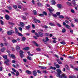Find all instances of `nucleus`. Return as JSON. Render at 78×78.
Masks as SVG:
<instances>
[{
    "label": "nucleus",
    "mask_w": 78,
    "mask_h": 78,
    "mask_svg": "<svg viewBox=\"0 0 78 78\" xmlns=\"http://www.w3.org/2000/svg\"><path fill=\"white\" fill-rule=\"evenodd\" d=\"M57 71L58 72L57 75V76H58L59 78H66L67 77L66 75L64 74H62L61 76L60 75L61 74V71L59 69H58L57 70Z\"/></svg>",
    "instance_id": "nucleus-1"
},
{
    "label": "nucleus",
    "mask_w": 78,
    "mask_h": 78,
    "mask_svg": "<svg viewBox=\"0 0 78 78\" xmlns=\"http://www.w3.org/2000/svg\"><path fill=\"white\" fill-rule=\"evenodd\" d=\"M14 31L12 30H10V31H7V34L8 35H11V34H12V33H14Z\"/></svg>",
    "instance_id": "nucleus-2"
},
{
    "label": "nucleus",
    "mask_w": 78,
    "mask_h": 78,
    "mask_svg": "<svg viewBox=\"0 0 78 78\" xmlns=\"http://www.w3.org/2000/svg\"><path fill=\"white\" fill-rule=\"evenodd\" d=\"M48 9L49 10L50 12H52L53 11H54V9H53L48 8Z\"/></svg>",
    "instance_id": "nucleus-3"
},
{
    "label": "nucleus",
    "mask_w": 78,
    "mask_h": 78,
    "mask_svg": "<svg viewBox=\"0 0 78 78\" xmlns=\"http://www.w3.org/2000/svg\"><path fill=\"white\" fill-rule=\"evenodd\" d=\"M39 67L40 69H47V67L45 66H39Z\"/></svg>",
    "instance_id": "nucleus-4"
},
{
    "label": "nucleus",
    "mask_w": 78,
    "mask_h": 78,
    "mask_svg": "<svg viewBox=\"0 0 78 78\" xmlns=\"http://www.w3.org/2000/svg\"><path fill=\"white\" fill-rule=\"evenodd\" d=\"M57 61L58 64H62V63L61 62V61L59 59H57Z\"/></svg>",
    "instance_id": "nucleus-5"
},
{
    "label": "nucleus",
    "mask_w": 78,
    "mask_h": 78,
    "mask_svg": "<svg viewBox=\"0 0 78 78\" xmlns=\"http://www.w3.org/2000/svg\"><path fill=\"white\" fill-rule=\"evenodd\" d=\"M45 40L44 39H43V41H44V42H47V41H48V38H47V37H46L45 38Z\"/></svg>",
    "instance_id": "nucleus-6"
},
{
    "label": "nucleus",
    "mask_w": 78,
    "mask_h": 78,
    "mask_svg": "<svg viewBox=\"0 0 78 78\" xmlns=\"http://www.w3.org/2000/svg\"><path fill=\"white\" fill-rule=\"evenodd\" d=\"M33 75L35 76H36L37 75V72H36V71H34L33 72Z\"/></svg>",
    "instance_id": "nucleus-7"
},
{
    "label": "nucleus",
    "mask_w": 78,
    "mask_h": 78,
    "mask_svg": "<svg viewBox=\"0 0 78 78\" xmlns=\"http://www.w3.org/2000/svg\"><path fill=\"white\" fill-rule=\"evenodd\" d=\"M72 4L74 5V6H76V2H75V1L73 0L72 1Z\"/></svg>",
    "instance_id": "nucleus-8"
},
{
    "label": "nucleus",
    "mask_w": 78,
    "mask_h": 78,
    "mask_svg": "<svg viewBox=\"0 0 78 78\" xmlns=\"http://www.w3.org/2000/svg\"><path fill=\"white\" fill-rule=\"evenodd\" d=\"M20 24L21 27H22V28H23L24 26V23H23L22 22H20Z\"/></svg>",
    "instance_id": "nucleus-9"
},
{
    "label": "nucleus",
    "mask_w": 78,
    "mask_h": 78,
    "mask_svg": "<svg viewBox=\"0 0 78 78\" xmlns=\"http://www.w3.org/2000/svg\"><path fill=\"white\" fill-rule=\"evenodd\" d=\"M26 73H27V74H29V75L31 74V72L30 71H29L28 70L26 71Z\"/></svg>",
    "instance_id": "nucleus-10"
},
{
    "label": "nucleus",
    "mask_w": 78,
    "mask_h": 78,
    "mask_svg": "<svg viewBox=\"0 0 78 78\" xmlns=\"http://www.w3.org/2000/svg\"><path fill=\"white\" fill-rule=\"evenodd\" d=\"M10 57H11L12 58H13V59H15L16 58V57L15 56V55L13 54L11 55L10 56Z\"/></svg>",
    "instance_id": "nucleus-11"
},
{
    "label": "nucleus",
    "mask_w": 78,
    "mask_h": 78,
    "mask_svg": "<svg viewBox=\"0 0 78 78\" xmlns=\"http://www.w3.org/2000/svg\"><path fill=\"white\" fill-rule=\"evenodd\" d=\"M5 17L6 20H9V16L8 15H7L5 16Z\"/></svg>",
    "instance_id": "nucleus-12"
},
{
    "label": "nucleus",
    "mask_w": 78,
    "mask_h": 78,
    "mask_svg": "<svg viewBox=\"0 0 78 78\" xmlns=\"http://www.w3.org/2000/svg\"><path fill=\"white\" fill-rule=\"evenodd\" d=\"M66 27L68 29H69V30H70V27L69 26L68 24H66Z\"/></svg>",
    "instance_id": "nucleus-13"
},
{
    "label": "nucleus",
    "mask_w": 78,
    "mask_h": 78,
    "mask_svg": "<svg viewBox=\"0 0 78 78\" xmlns=\"http://www.w3.org/2000/svg\"><path fill=\"white\" fill-rule=\"evenodd\" d=\"M57 6H58V8L60 9H61V7H62V5H61V4H58L57 5Z\"/></svg>",
    "instance_id": "nucleus-14"
},
{
    "label": "nucleus",
    "mask_w": 78,
    "mask_h": 78,
    "mask_svg": "<svg viewBox=\"0 0 78 78\" xmlns=\"http://www.w3.org/2000/svg\"><path fill=\"white\" fill-rule=\"evenodd\" d=\"M15 29L16 33L18 34V33H19V31H18V30H17V28L15 27Z\"/></svg>",
    "instance_id": "nucleus-15"
},
{
    "label": "nucleus",
    "mask_w": 78,
    "mask_h": 78,
    "mask_svg": "<svg viewBox=\"0 0 78 78\" xmlns=\"http://www.w3.org/2000/svg\"><path fill=\"white\" fill-rule=\"evenodd\" d=\"M67 4L68 5H69V6H72V4L69 2H67Z\"/></svg>",
    "instance_id": "nucleus-16"
},
{
    "label": "nucleus",
    "mask_w": 78,
    "mask_h": 78,
    "mask_svg": "<svg viewBox=\"0 0 78 78\" xmlns=\"http://www.w3.org/2000/svg\"><path fill=\"white\" fill-rule=\"evenodd\" d=\"M29 49H30V48L28 47H27L23 48V50H28Z\"/></svg>",
    "instance_id": "nucleus-17"
},
{
    "label": "nucleus",
    "mask_w": 78,
    "mask_h": 78,
    "mask_svg": "<svg viewBox=\"0 0 78 78\" xmlns=\"http://www.w3.org/2000/svg\"><path fill=\"white\" fill-rule=\"evenodd\" d=\"M66 69H67V70L70 69V68H69V66L68 65H66Z\"/></svg>",
    "instance_id": "nucleus-18"
},
{
    "label": "nucleus",
    "mask_w": 78,
    "mask_h": 78,
    "mask_svg": "<svg viewBox=\"0 0 78 78\" xmlns=\"http://www.w3.org/2000/svg\"><path fill=\"white\" fill-rule=\"evenodd\" d=\"M26 28L27 30H28L30 28V25H28L26 27Z\"/></svg>",
    "instance_id": "nucleus-19"
},
{
    "label": "nucleus",
    "mask_w": 78,
    "mask_h": 78,
    "mask_svg": "<svg viewBox=\"0 0 78 78\" xmlns=\"http://www.w3.org/2000/svg\"><path fill=\"white\" fill-rule=\"evenodd\" d=\"M39 35L40 36H41V37H42L44 36V34H43V33H42L40 32L39 33Z\"/></svg>",
    "instance_id": "nucleus-20"
},
{
    "label": "nucleus",
    "mask_w": 78,
    "mask_h": 78,
    "mask_svg": "<svg viewBox=\"0 0 78 78\" xmlns=\"http://www.w3.org/2000/svg\"><path fill=\"white\" fill-rule=\"evenodd\" d=\"M50 68L51 69H53V70H56V67H52V66H51L50 67Z\"/></svg>",
    "instance_id": "nucleus-21"
},
{
    "label": "nucleus",
    "mask_w": 78,
    "mask_h": 78,
    "mask_svg": "<svg viewBox=\"0 0 78 78\" xmlns=\"http://www.w3.org/2000/svg\"><path fill=\"white\" fill-rule=\"evenodd\" d=\"M16 50H20V47L18 46H16Z\"/></svg>",
    "instance_id": "nucleus-22"
},
{
    "label": "nucleus",
    "mask_w": 78,
    "mask_h": 78,
    "mask_svg": "<svg viewBox=\"0 0 78 78\" xmlns=\"http://www.w3.org/2000/svg\"><path fill=\"white\" fill-rule=\"evenodd\" d=\"M12 42L13 43H16V42H17V40L13 39L12 41Z\"/></svg>",
    "instance_id": "nucleus-23"
},
{
    "label": "nucleus",
    "mask_w": 78,
    "mask_h": 78,
    "mask_svg": "<svg viewBox=\"0 0 78 78\" xmlns=\"http://www.w3.org/2000/svg\"><path fill=\"white\" fill-rule=\"evenodd\" d=\"M33 42L34 44V45H36V46L37 47H38V44H37L36 43V42H35V41H33Z\"/></svg>",
    "instance_id": "nucleus-24"
},
{
    "label": "nucleus",
    "mask_w": 78,
    "mask_h": 78,
    "mask_svg": "<svg viewBox=\"0 0 78 78\" xmlns=\"http://www.w3.org/2000/svg\"><path fill=\"white\" fill-rule=\"evenodd\" d=\"M6 61H7L6 62L5 61V62H5V64H6V65H8V62H9V60H8V59H7Z\"/></svg>",
    "instance_id": "nucleus-25"
},
{
    "label": "nucleus",
    "mask_w": 78,
    "mask_h": 78,
    "mask_svg": "<svg viewBox=\"0 0 78 78\" xmlns=\"http://www.w3.org/2000/svg\"><path fill=\"white\" fill-rule=\"evenodd\" d=\"M59 17L60 19H64V17L63 16H62V15H60V16H59Z\"/></svg>",
    "instance_id": "nucleus-26"
},
{
    "label": "nucleus",
    "mask_w": 78,
    "mask_h": 78,
    "mask_svg": "<svg viewBox=\"0 0 78 78\" xmlns=\"http://www.w3.org/2000/svg\"><path fill=\"white\" fill-rule=\"evenodd\" d=\"M51 2L52 5H55L56 4V2L55 1H51Z\"/></svg>",
    "instance_id": "nucleus-27"
},
{
    "label": "nucleus",
    "mask_w": 78,
    "mask_h": 78,
    "mask_svg": "<svg viewBox=\"0 0 78 78\" xmlns=\"http://www.w3.org/2000/svg\"><path fill=\"white\" fill-rule=\"evenodd\" d=\"M5 50H6V48H3L1 50V51H2V52H3V51H5Z\"/></svg>",
    "instance_id": "nucleus-28"
},
{
    "label": "nucleus",
    "mask_w": 78,
    "mask_h": 78,
    "mask_svg": "<svg viewBox=\"0 0 78 78\" xmlns=\"http://www.w3.org/2000/svg\"><path fill=\"white\" fill-rule=\"evenodd\" d=\"M27 58L29 61H31V60H32L31 58L29 56H28Z\"/></svg>",
    "instance_id": "nucleus-29"
},
{
    "label": "nucleus",
    "mask_w": 78,
    "mask_h": 78,
    "mask_svg": "<svg viewBox=\"0 0 78 78\" xmlns=\"http://www.w3.org/2000/svg\"><path fill=\"white\" fill-rule=\"evenodd\" d=\"M49 25H51V26H52V27H55V24L51 23H49Z\"/></svg>",
    "instance_id": "nucleus-30"
},
{
    "label": "nucleus",
    "mask_w": 78,
    "mask_h": 78,
    "mask_svg": "<svg viewBox=\"0 0 78 78\" xmlns=\"http://www.w3.org/2000/svg\"><path fill=\"white\" fill-rule=\"evenodd\" d=\"M38 20L36 19H34V21L35 23H37V22Z\"/></svg>",
    "instance_id": "nucleus-31"
},
{
    "label": "nucleus",
    "mask_w": 78,
    "mask_h": 78,
    "mask_svg": "<svg viewBox=\"0 0 78 78\" xmlns=\"http://www.w3.org/2000/svg\"><path fill=\"white\" fill-rule=\"evenodd\" d=\"M55 66L57 68V69H59L60 67V66H59L58 64H57L55 65Z\"/></svg>",
    "instance_id": "nucleus-32"
},
{
    "label": "nucleus",
    "mask_w": 78,
    "mask_h": 78,
    "mask_svg": "<svg viewBox=\"0 0 78 78\" xmlns=\"http://www.w3.org/2000/svg\"><path fill=\"white\" fill-rule=\"evenodd\" d=\"M60 44H62V45H65V44H66V42L64 41H62L60 42Z\"/></svg>",
    "instance_id": "nucleus-33"
},
{
    "label": "nucleus",
    "mask_w": 78,
    "mask_h": 78,
    "mask_svg": "<svg viewBox=\"0 0 78 78\" xmlns=\"http://www.w3.org/2000/svg\"><path fill=\"white\" fill-rule=\"evenodd\" d=\"M69 78H76V77H75V76H74V75H73L72 76H69Z\"/></svg>",
    "instance_id": "nucleus-34"
},
{
    "label": "nucleus",
    "mask_w": 78,
    "mask_h": 78,
    "mask_svg": "<svg viewBox=\"0 0 78 78\" xmlns=\"http://www.w3.org/2000/svg\"><path fill=\"white\" fill-rule=\"evenodd\" d=\"M34 15H36L37 14V12L36 10L34 11Z\"/></svg>",
    "instance_id": "nucleus-35"
},
{
    "label": "nucleus",
    "mask_w": 78,
    "mask_h": 78,
    "mask_svg": "<svg viewBox=\"0 0 78 78\" xmlns=\"http://www.w3.org/2000/svg\"><path fill=\"white\" fill-rule=\"evenodd\" d=\"M26 39L25 37H23L22 38V41H25V40Z\"/></svg>",
    "instance_id": "nucleus-36"
},
{
    "label": "nucleus",
    "mask_w": 78,
    "mask_h": 78,
    "mask_svg": "<svg viewBox=\"0 0 78 78\" xmlns=\"http://www.w3.org/2000/svg\"><path fill=\"white\" fill-rule=\"evenodd\" d=\"M36 50L37 51H41V48H36Z\"/></svg>",
    "instance_id": "nucleus-37"
},
{
    "label": "nucleus",
    "mask_w": 78,
    "mask_h": 78,
    "mask_svg": "<svg viewBox=\"0 0 78 78\" xmlns=\"http://www.w3.org/2000/svg\"><path fill=\"white\" fill-rule=\"evenodd\" d=\"M7 8L9 9V10L12 9V7H11V6H8L7 7Z\"/></svg>",
    "instance_id": "nucleus-38"
},
{
    "label": "nucleus",
    "mask_w": 78,
    "mask_h": 78,
    "mask_svg": "<svg viewBox=\"0 0 78 78\" xmlns=\"http://www.w3.org/2000/svg\"><path fill=\"white\" fill-rule=\"evenodd\" d=\"M71 11L72 13H75V10L73 9H71Z\"/></svg>",
    "instance_id": "nucleus-39"
},
{
    "label": "nucleus",
    "mask_w": 78,
    "mask_h": 78,
    "mask_svg": "<svg viewBox=\"0 0 78 78\" xmlns=\"http://www.w3.org/2000/svg\"><path fill=\"white\" fill-rule=\"evenodd\" d=\"M43 15H45V16H47V12H43Z\"/></svg>",
    "instance_id": "nucleus-40"
},
{
    "label": "nucleus",
    "mask_w": 78,
    "mask_h": 78,
    "mask_svg": "<svg viewBox=\"0 0 78 78\" xmlns=\"http://www.w3.org/2000/svg\"><path fill=\"white\" fill-rule=\"evenodd\" d=\"M16 76H18L19 75V72L17 71V72H16Z\"/></svg>",
    "instance_id": "nucleus-41"
},
{
    "label": "nucleus",
    "mask_w": 78,
    "mask_h": 78,
    "mask_svg": "<svg viewBox=\"0 0 78 78\" xmlns=\"http://www.w3.org/2000/svg\"><path fill=\"white\" fill-rule=\"evenodd\" d=\"M35 35H36V36L37 37H39V34H38L37 33H35Z\"/></svg>",
    "instance_id": "nucleus-42"
},
{
    "label": "nucleus",
    "mask_w": 78,
    "mask_h": 78,
    "mask_svg": "<svg viewBox=\"0 0 78 78\" xmlns=\"http://www.w3.org/2000/svg\"><path fill=\"white\" fill-rule=\"evenodd\" d=\"M12 71H13V72H16V69H14V68H12Z\"/></svg>",
    "instance_id": "nucleus-43"
},
{
    "label": "nucleus",
    "mask_w": 78,
    "mask_h": 78,
    "mask_svg": "<svg viewBox=\"0 0 78 78\" xmlns=\"http://www.w3.org/2000/svg\"><path fill=\"white\" fill-rule=\"evenodd\" d=\"M53 17H58V16H57V15H56V14H53Z\"/></svg>",
    "instance_id": "nucleus-44"
},
{
    "label": "nucleus",
    "mask_w": 78,
    "mask_h": 78,
    "mask_svg": "<svg viewBox=\"0 0 78 78\" xmlns=\"http://www.w3.org/2000/svg\"><path fill=\"white\" fill-rule=\"evenodd\" d=\"M66 31V29H63L62 30V33H65V32Z\"/></svg>",
    "instance_id": "nucleus-45"
},
{
    "label": "nucleus",
    "mask_w": 78,
    "mask_h": 78,
    "mask_svg": "<svg viewBox=\"0 0 78 78\" xmlns=\"http://www.w3.org/2000/svg\"><path fill=\"white\" fill-rule=\"evenodd\" d=\"M13 7L14 8H15V9H16L17 8V5H13Z\"/></svg>",
    "instance_id": "nucleus-46"
},
{
    "label": "nucleus",
    "mask_w": 78,
    "mask_h": 78,
    "mask_svg": "<svg viewBox=\"0 0 78 78\" xmlns=\"http://www.w3.org/2000/svg\"><path fill=\"white\" fill-rule=\"evenodd\" d=\"M65 19H68V20H69V19H70V17H69L68 16H66Z\"/></svg>",
    "instance_id": "nucleus-47"
},
{
    "label": "nucleus",
    "mask_w": 78,
    "mask_h": 78,
    "mask_svg": "<svg viewBox=\"0 0 78 78\" xmlns=\"http://www.w3.org/2000/svg\"><path fill=\"white\" fill-rule=\"evenodd\" d=\"M18 34L20 36H23V35L20 33H19Z\"/></svg>",
    "instance_id": "nucleus-48"
},
{
    "label": "nucleus",
    "mask_w": 78,
    "mask_h": 78,
    "mask_svg": "<svg viewBox=\"0 0 78 78\" xmlns=\"http://www.w3.org/2000/svg\"><path fill=\"white\" fill-rule=\"evenodd\" d=\"M0 21L1 25H3V21H2V20H1Z\"/></svg>",
    "instance_id": "nucleus-49"
},
{
    "label": "nucleus",
    "mask_w": 78,
    "mask_h": 78,
    "mask_svg": "<svg viewBox=\"0 0 78 78\" xmlns=\"http://www.w3.org/2000/svg\"><path fill=\"white\" fill-rule=\"evenodd\" d=\"M20 54H23V51H22V50H20Z\"/></svg>",
    "instance_id": "nucleus-50"
},
{
    "label": "nucleus",
    "mask_w": 78,
    "mask_h": 78,
    "mask_svg": "<svg viewBox=\"0 0 78 78\" xmlns=\"http://www.w3.org/2000/svg\"><path fill=\"white\" fill-rule=\"evenodd\" d=\"M57 25H58V27H61V24L59 23H57Z\"/></svg>",
    "instance_id": "nucleus-51"
},
{
    "label": "nucleus",
    "mask_w": 78,
    "mask_h": 78,
    "mask_svg": "<svg viewBox=\"0 0 78 78\" xmlns=\"http://www.w3.org/2000/svg\"><path fill=\"white\" fill-rule=\"evenodd\" d=\"M3 58L5 59H7V56L6 55H4L3 56Z\"/></svg>",
    "instance_id": "nucleus-52"
},
{
    "label": "nucleus",
    "mask_w": 78,
    "mask_h": 78,
    "mask_svg": "<svg viewBox=\"0 0 78 78\" xmlns=\"http://www.w3.org/2000/svg\"><path fill=\"white\" fill-rule=\"evenodd\" d=\"M20 56L21 58H23V54H20Z\"/></svg>",
    "instance_id": "nucleus-53"
},
{
    "label": "nucleus",
    "mask_w": 78,
    "mask_h": 78,
    "mask_svg": "<svg viewBox=\"0 0 78 78\" xmlns=\"http://www.w3.org/2000/svg\"><path fill=\"white\" fill-rule=\"evenodd\" d=\"M68 58H72V59H73V58H73V56H69L68 57Z\"/></svg>",
    "instance_id": "nucleus-54"
},
{
    "label": "nucleus",
    "mask_w": 78,
    "mask_h": 78,
    "mask_svg": "<svg viewBox=\"0 0 78 78\" xmlns=\"http://www.w3.org/2000/svg\"><path fill=\"white\" fill-rule=\"evenodd\" d=\"M56 14L57 15H58V16H59V15H60V12H57Z\"/></svg>",
    "instance_id": "nucleus-55"
},
{
    "label": "nucleus",
    "mask_w": 78,
    "mask_h": 78,
    "mask_svg": "<svg viewBox=\"0 0 78 78\" xmlns=\"http://www.w3.org/2000/svg\"><path fill=\"white\" fill-rule=\"evenodd\" d=\"M37 5L39 6H41V3H38Z\"/></svg>",
    "instance_id": "nucleus-56"
},
{
    "label": "nucleus",
    "mask_w": 78,
    "mask_h": 78,
    "mask_svg": "<svg viewBox=\"0 0 78 78\" xmlns=\"http://www.w3.org/2000/svg\"><path fill=\"white\" fill-rule=\"evenodd\" d=\"M74 22H78V19H76L74 20Z\"/></svg>",
    "instance_id": "nucleus-57"
},
{
    "label": "nucleus",
    "mask_w": 78,
    "mask_h": 78,
    "mask_svg": "<svg viewBox=\"0 0 78 78\" xmlns=\"http://www.w3.org/2000/svg\"><path fill=\"white\" fill-rule=\"evenodd\" d=\"M43 73H48L47 72V71L46 70H44L43 71Z\"/></svg>",
    "instance_id": "nucleus-58"
},
{
    "label": "nucleus",
    "mask_w": 78,
    "mask_h": 78,
    "mask_svg": "<svg viewBox=\"0 0 78 78\" xmlns=\"http://www.w3.org/2000/svg\"><path fill=\"white\" fill-rule=\"evenodd\" d=\"M23 61L24 62H27V59H23Z\"/></svg>",
    "instance_id": "nucleus-59"
},
{
    "label": "nucleus",
    "mask_w": 78,
    "mask_h": 78,
    "mask_svg": "<svg viewBox=\"0 0 78 78\" xmlns=\"http://www.w3.org/2000/svg\"><path fill=\"white\" fill-rule=\"evenodd\" d=\"M39 16H40V17H42V16H44V14H40L39 15Z\"/></svg>",
    "instance_id": "nucleus-60"
},
{
    "label": "nucleus",
    "mask_w": 78,
    "mask_h": 78,
    "mask_svg": "<svg viewBox=\"0 0 78 78\" xmlns=\"http://www.w3.org/2000/svg\"><path fill=\"white\" fill-rule=\"evenodd\" d=\"M11 50H12V51H14L15 50V49H14L13 48H11Z\"/></svg>",
    "instance_id": "nucleus-61"
},
{
    "label": "nucleus",
    "mask_w": 78,
    "mask_h": 78,
    "mask_svg": "<svg viewBox=\"0 0 78 78\" xmlns=\"http://www.w3.org/2000/svg\"><path fill=\"white\" fill-rule=\"evenodd\" d=\"M65 22H66V23H67L68 24H69V21H68V20H66Z\"/></svg>",
    "instance_id": "nucleus-62"
},
{
    "label": "nucleus",
    "mask_w": 78,
    "mask_h": 78,
    "mask_svg": "<svg viewBox=\"0 0 78 78\" xmlns=\"http://www.w3.org/2000/svg\"><path fill=\"white\" fill-rule=\"evenodd\" d=\"M16 62V61H15V60H13L12 61V63H13V64H14L15 62Z\"/></svg>",
    "instance_id": "nucleus-63"
},
{
    "label": "nucleus",
    "mask_w": 78,
    "mask_h": 78,
    "mask_svg": "<svg viewBox=\"0 0 78 78\" xmlns=\"http://www.w3.org/2000/svg\"><path fill=\"white\" fill-rule=\"evenodd\" d=\"M74 70H77V71H78V67L75 68L74 69Z\"/></svg>",
    "instance_id": "nucleus-64"
}]
</instances>
